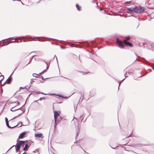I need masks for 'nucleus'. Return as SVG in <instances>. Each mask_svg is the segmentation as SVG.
I'll list each match as a JSON object with an SVG mask.
<instances>
[{
	"instance_id": "16",
	"label": "nucleus",
	"mask_w": 154,
	"mask_h": 154,
	"mask_svg": "<svg viewBox=\"0 0 154 154\" xmlns=\"http://www.w3.org/2000/svg\"><path fill=\"white\" fill-rule=\"evenodd\" d=\"M144 145L143 144H135L134 146V147H140V146H144Z\"/></svg>"
},
{
	"instance_id": "22",
	"label": "nucleus",
	"mask_w": 154,
	"mask_h": 154,
	"mask_svg": "<svg viewBox=\"0 0 154 154\" xmlns=\"http://www.w3.org/2000/svg\"><path fill=\"white\" fill-rule=\"evenodd\" d=\"M87 43V46H88V42H80L79 43L81 44H84V43Z\"/></svg>"
},
{
	"instance_id": "52",
	"label": "nucleus",
	"mask_w": 154,
	"mask_h": 154,
	"mask_svg": "<svg viewBox=\"0 0 154 154\" xmlns=\"http://www.w3.org/2000/svg\"><path fill=\"white\" fill-rule=\"evenodd\" d=\"M44 73H43V72H41V73H40V74H43Z\"/></svg>"
},
{
	"instance_id": "36",
	"label": "nucleus",
	"mask_w": 154,
	"mask_h": 154,
	"mask_svg": "<svg viewBox=\"0 0 154 154\" xmlns=\"http://www.w3.org/2000/svg\"><path fill=\"white\" fill-rule=\"evenodd\" d=\"M33 79H32L31 80V81L30 82L31 84H32L33 83V82H34V81H33Z\"/></svg>"
},
{
	"instance_id": "58",
	"label": "nucleus",
	"mask_w": 154,
	"mask_h": 154,
	"mask_svg": "<svg viewBox=\"0 0 154 154\" xmlns=\"http://www.w3.org/2000/svg\"><path fill=\"white\" fill-rule=\"evenodd\" d=\"M83 116V115H82V116H80V118H81L82 117V116Z\"/></svg>"
},
{
	"instance_id": "10",
	"label": "nucleus",
	"mask_w": 154,
	"mask_h": 154,
	"mask_svg": "<svg viewBox=\"0 0 154 154\" xmlns=\"http://www.w3.org/2000/svg\"><path fill=\"white\" fill-rule=\"evenodd\" d=\"M35 136L38 137H40L42 138L44 137L42 134H35Z\"/></svg>"
},
{
	"instance_id": "24",
	"label": "nucleus",
	"mask_w": 154,
	"mask_h": 154,
	"mask_svg": "<svg viewBox=\"0 0 154 154\" xmlns=\"http://www.w3.org/2000/svg\"><path fill=\"white\" fill-rule=\"evenodd\" d=\"M45 63H46V64H47V67H46V69H48V68H49V65H50V63H49V64H48V63H47L46 62H45Z\"/></svg>"
},
{
	"instance_id": "11",
	"label": "nucleus",
	"mask_w": 154,
	"mask_h": 154,
	"mask_svg": "<svg viewBox=\"0 0 154 154\" xmlns=\"http://www.w3.org/2000/svg\"><path fill=\"white\" fill-rule=\"evenodd\" d=\"M62 119V118L60 117L58 119L57 118V122H55V124L54 125V127L55 128L57 125V124Z\"/></svg>"
},
{
	"instance_id": "48",
	"label": "nucleus",
	"mask_w": 154,
	"mask_h": 154,
	"mask_svg": "<svg viewBox=\"0 0 154 154\" xmlns=\"http://www.w3.org/2000/svg\"><path fill=\"white\" fill-rule=\"evenodd\" d=\"M125 79V78L123 80H122L121 82H122L124 81V80Z\"/></svg>"
},
{
	"instance_id": "13",
	"label": "nucleus",
	"mask_w": 154,
	"mask_h": 154,
	"mask_svg": "<svg viewBox=\"0 0 154 154\" xmlns=\"http://www.w3.org/2000/svg\"><path fill=\"white\" fill-rule=\"evenodd\" d=\"M12 80V78L11 77V76H10L8 79L6 81V82H7V83L8 84H10Z\"/></svg>"
},
{
	"instance_id": "45",
	"label": "nucleus",
	"mask_w": 154,
	"mask_h": 154,
	"mask_svg": "<svg viewBox=\"0 0 154 154\" xmlns=\"http://www.w3.org/2000/svg\"><path fill=\"white\" fill-rule=\"evenodd\" d=\"M46 71V69L44 70L43 71V73H44Z\"/></svg>"
},
{
	"instance_id": "31",
	"label": "nucleus",
	"mask_w": 154,
	"mask_h": 154,
	"mask_svg": "<svg viewBox=\"0 0 154 154\" xmlns=\"http://www.w3.org/2000/svg\"><path fill=\"white\" fill-rule=\"evenodd\" d=\"M44 99H45V98L44 97H41V98H40L38 100H42Z\"/></svg>"
},
{
	"instance_id": "33",
	"label": "nucleus",
	"mask_w": 154,
	"mask_h": 154,
	"mask_svg": "<svg viewBox=\"0 0 154 154\" xmlns=\"http://www.w3.org/2000/svg\"><path fill=\"white\" fill-rule=\"evenodd\" d=\"M125 75V78H126L127 77H128V74L126 73L124 75Z\"/></svg>"
},
{
	"instance_id": "23",
	"label": "nucleus",
	"mask_w": 154,
	"mask_h": 154,
	"mask_svg": "<svg viewBox=\"0 0 154 154\" xmlns=\"http://www.w3.org/2000/svg\"><path fill=\"white\" fill-rule=\"evenodd\" d=\"M34 56H33L32 57L31 59V60H30V61H29V62L28 63H27V64L26 65V66L27 65H28V64H29V63L31 62V61H32V59L33 58H34Z\"/></svg>"
},
{
	"instance_id": "25",
	"label": "nucleus",
	"mask_w": 154,
	"mask_h": 154,
	"mask_svg": "<svg viewBox=\"0 0 154 154\" xmlns=\"http://www.w3.org/2000/svg\"><path fill=\"white\" fill-rule=\"evenodd\" d=\"M0 77L2 78V79L0 81V83L4 79V76L3 75H0Z\"/></svg>"
},
{
	"instance_id": "42",
	"label": "nucleus",
	"mask_w": 154,
	"mask_h": 154,
	"mask_svg": "<svg viewBox=\"0 0 154 154\" xmlns=\"http://www.w3.org/2000/svg\"><path fill=\"white\" fill-rule=\"evenodd\" d=\"M128 74H132V72H128Z\"/></svg>"
},
{
	"instance_id": "59",
	"label": "nucleus",
	"mask_w": 154,
	"mask_h": 154,
	"mask_svg": "<svg viewBox=\"0 0 154 154\" xmlns=\"http://www.w3.org/2000/svg\"><path fill=\"white\" fill-rule=\"evenodd\" d=\"M8 39V38H7V39H4V40H3V41H4L5 40H6L7 39Z\"/></svg>"
},
{
	"instance_id": "8",
	"label": "nucleus",
	"mask_w": 154,
	"mask_h": 154,
	"mask_svg": "<svg viewBox=\"0 0 154 154\" xmlns=\"http://www.w3.org/2000/svg\"><path fill=\"white\" fill-rule=\"evenodd\" d=\"M19 104V103L18 101H16L15 102L11 103V106L13 107H15Z\"/></svg>"
},
{
	"instance_id": "39",
	"label": "nucleus",
	"mask_w": 154,
	"mask_h": 154,
	"mask_svg": "<svg viewBox=\"0 0 154 154\" xmlns=\"http://www.w3.org/2000/svg\"><path fill=\"white\" fill-rule=\"evenodd\" d=\"M42 78V79H43V80H44V79H43V77L42 76H41L40 77H39V78Z\"/></svg>"
},
{
	"instance_id": "62",
	"label": "nucleus",
	"mask_w": 154,
	"mask_h": 154,
	"mask_svg": "<svg viewBox=\"0 0 154 154\" xmlns=\"http://www.w3.org/2000/svg\"><path fill=\"white\" fill-rule=\"evenodd\" d=\"M130 136V135H129V136H127V137H126V138L128 137H129Z\"/></svg>"
},
{
	"instance_id": "28",
	"label": "nucleus",
	"mask_w": 154,
	"mask_h": 154,
	"mask_svg": "<svg viewBox=\"0 0 154 154\" xmlns=\"http://www.w3.org/2000/svg\"><path fill=\"white\" fill-rule=\"evenodd\" d=\"M126 41L130 39V36H127L126 37Z\"/></svg>"
},
{
	"instance_id": "63",
	"label": "nucleus",
	"mask_w": 154,
	"mask_h": 154,
	"mask_svg": "<svg viewBox=\"0 0 154 154\" xmlns=\"http://www.w3.org/2000/svg\"><path fill=\"white\" fill-rule=\"evenodd\" d=\"M18 66L16 67V68L15 69H14V71L16 70V69L17 68V67Z\"/></svg>"
},
{
	"instance_id": "57",
	"label": "nucleus",
	"mask_w": 154,
	"mask_h": 154,
	"mask_svg": "<svg viewBox=\"0 0 154 154\" xmlns=\"http://www.w3.org/2000/svg\"><path fill=\"white\" fill-rule=\"evenodd\" d=\"M100 10H103V9L101 8H100Z\"/></svg>"
},
{
	"instance_id": "18",
	"label": "nucleus",
	"mask_w": 154,
	"mask_h": 154,
	"mask_svg": "<svg viewBox=\"0 0 154 154\" xmlns=\"http://www.w3.org/2000/svg\"><path fill=\"white\" fill-rule=\"evenodd\" d=\"M6 125L8 127V128H14L13 127H11L9 125L8 122H7V123H6Z\"/></svg>"
},
{
	"instance_id": "35",
	"label": "nucleus",
	"mask_w": 154,
	"mask_h": 154,
	"mask_svg": "<svg viewBox=\"0 0 154 154\" xmlns=\"http://www.w3.org/2000/svg\"><path fill=\"white\" fill-rule=\"evenodd\" d=\"M57 95L59 97H62V98H63V97H64V96H62L61 95Z\"/></svg>"
},
{
	"instance_id": "47",
	"label": "nucleus",
	"mask_w": 154,
	"mask_h": 154,
	"mask_svg": "<svg viewBox=\"0 0 154 154\" xmlns=\"http://www.w3.org/2000/svg\"><path fill=\"white\" fill-rule=\"evenodd\" d=\"M20 88H21V89H24V88H25V87H24V88H23V87H20Z\"/></svg>"
},
{
	"instance_id": "29",
	"label": "nucleus",
	"mask_w": 154,
	"mask_h": 154,
	"mask_svg": "<svg viewBox=\"0 0 154 154\" xmlns=\"http://www.w3.org/2000/svg\"><path fill=\"white\" fill-rule=\"evenodd\" d=\"M118 82L119 83V86L118 87V90H119V87L120 85H121V83L122 82H121L118 81Z\"/></svg>"
},
{
	"instance_id": "53",
	"label": "nucleus",
	"mask_w": 154,
	"mask_h": 154,
	"mask_svg": "<svg viewBox=\"0 0 154 154\" xmlns=\"http://www.w3.org/2000/svg\"><path fill=\"white\" fill-rule=\"evenodd\" d=\"M34 76L36 78H38V76H35V75H34Z\"/></svg>"
},
{
	"instance_id": "54",
	"label": "nucleus",
	"mask_w": 154,
	"mask_h": 154,
	"mask_svg": "<svg viewBox=\"0 0 154 154\" xmlns=\"http://www.w3.org/2000/svg\"><path fill=\"white\" fill-rule=\"evenodd\" d=\"M152 67V69L154 70V67H153L152 66H151Z\"/></svg>"
},
{
	"instance_id": "55",
	"label": "nucleus",
	"mask_w": 154,
	"mask_h": 154,
	"mask_svg": "<svg viewBox=\"0 0 154 154\" xmlns=\"http://www.w3.org/2000/svg\"><path fill=\"white\" fill-rule=\"evenodd\" d=\"M10 38V39H11L12 40H13V39H14L13 38Z\"/></svg>"
},
{
	"instance_id": "40",
	"label": "nucleus",
	"mask_w": 154,
	"mask_h": 154,
	"mask_svg": "<svg viewBox=\"0 0 154 154\" xmlns=\"http://www.w3.org/2000/svg\"><path fill=\"white\" fill-rule=\"evenodd\" d=\"M55 57H56V59H57V62H58L57 59V57H56V55H55V56H54V58H55Z\"/></svg>"
},
{
	"instance_id": "38",
	"label": "nucleus",
	"mask_w": 154,
	"mask_h": 154,
	"mask_svg": "<svg viewBox=\"0 0 154 154\" xmlns=\"http://www.w3.org/2000/svg\"><path fill=\"white\" fill-rule=\"evenodd\" d=\"M26 120L28 121V125H29V120H28V119H26Z\"/></svg>"
},
{
	"instance_id": "15",
	"label": "nucleus",
	"mask_w": 154,
	"mask_h": 154,
	"mask_svg": "<svg viewBox=\"0 0 154 154\" xmlns=\"http://www.w3.org/2000/svg\"><path fill=\"white\" fill-rule=\"evenodd\" d=\"M95 94V93L93 91H91L89 92V96L90 97L94 96Z\"/></svg>"
},
{
	"instance_id": "12",
	"label": "nucleus",
	"mask_w": 154,
	"mask_h": 154,
	"mask_svg": "<svg viewBox=\"0 0 154 154\" xmlns=\"http://www.w3.org/2000/svg\"><path fill=\"white\" fill-rule=\"evenodd\" d=\"M22 107V106L20 108H15V107H12L11 108V110L12 111L14 112L16 110L20 109Z\"/></svg>"
},
{
	"instance_id": "1",
	"label": "nucleus",
	"mask_w": 154,
	"mask_h": 154,
	"mask_svg": "<svg viewBox=\"0 0 154 154\" xmlns=\"http://www.w3.org/2000/svg\"><path fill=\"white\" fill-rule=\"evenodd\" d=\"M27 142V140H19L16 143V145H14L12 146L9 149L8 151L12 147L14 146L16 149V152H17L20 150V146H22L23 147L24 145H25V146L23 149V150L25 151H27L28 150L29 148V147L31 144V143L30 142Z\"/></svg>"
},
{
	"instance_id": "9",
	"label": "nucleus",
	"mask_w": 154,
	"mask_h": 154,
	"mask_svg": "<svg viewBox=\"0 0 154 154\" xmlns=\"http://www.w3.org/2000/svg\"><path fill=\"white\" fill-rule=\"evenodd\" d=\"M43 94L44 95H47V94H45L42 92H39V91H34L32 93V94H35V95H37V94Z\"/></svg>"
},
{
	"instance_id": "6",
	"label": "nucleus",
	"mask_w": 154,
	"mask_h": 154,
	"mask_svg": "<svg viewBox=\"0 0 154 154\" xmlns=\"http://www.w3.org/2000/svg\"><path fill=\"white\" fill-rule=\"evenodd\" d=\"M27 133V132L26 131L23 133H20L19 136V139H22L25 136L26 134Z\"/></svg>"
},
{
	"instance_id": "49",
	"label": "nucleus",
	"mask_w": 154,
	"mask_h": 154,
	"mask_svg": "<svg viewBox=\"0 0 154 154\" xmlns=\"http://www.w3.org/2000/svg\"><path fill=\"white\" fill-rule=\"evenodd\" d=\"M63 98H65V99H66V98H67V97H63Z\"/></svg>"
},
{
	"instance_id": "51",
	"label": "nucleus",
	"mask_w": 154,
	"mask_h": 154,
	"mask_svg": "<svg viewBox=\"0 0 154 154\" xmlns=\"http://www.w3.org/2000/svg\"><path fill=\"white\" fill-rule=\"evenodd\" d=\"M86 120V119H85V121H82V120H83V119H82L81 120V121H82V122H85V121Z\"/></svg>"
},
{
	"instance_id": "32",
	"label": "nucleus",
	"mask_w": 154,
	"mask_h": 154,
	"mask_svg": "<svg viewBox=\"0 0 154 154\" xmlns=\"http://www.w3.org/2000/svg\"><path fill=\"white\" fill-rule=\"evenodd\" d=\"M9 44V43H8V44H5V43H4L2 45V46H5L7 45L8 44Z\"/></svg>"
},
{
	"instance_id": "2",
	"label": "nucleus",
	"mask_w": 154,
	"mask_h": 154,
	"mask_svg": "<svg viewBox=\"0 0 154 154\" xmlns=\"http://www.w3.org/2000/svg\"><path fill=\"white\" fill-rule=\"evenodd\" d=\"M144 10V8L141 6H136L134 7V12L137 13H140L143 12Z\"/></svg>"
},
{
	"instance_id": "60",
	"label": "nucleus",
	"mask_w": 154,
	"mask_h": 154,
	"mask_svg": "<svg viewBox=\"0 0 154 154\" xmlns=\"http://www.w3.org/2000/svg\"><path fill=\"white\" fill-rule=\"evenodd\" d=\"M26 154V153L25 152H24V153H23V154Z\"/></svg>"
},
{
	"instance_id": "5",
	"label": "nucleus",
	"mask_w": 154,
	"mask_h": 154,
	"mask_svg": "<svg viewBox=\"0 0 154 154\" xmlns=\"http://www.w3.org/2000/svg\"><path fill=\"white\" fill-rule=\"evenodd\" d=\"M54 120L55 122H57V118H58V117H59L60 115V112L57 111H54Z\"/></svg>"
},
{
	"instance_id": "30",
	"label": "nucleus",
	"mask_w": 154,
	"mask_h": 154,
	"mask_svg": "<svg viewBox=\"0 0 154 154\" xmlns=\"http://www.w3.org/2000/svg\"><path fill=\"white\" fill-rule=\"evenodd\" d=\"M5 122H6V123H7V122H8V119L7 118H5Z\"/></svg>"
},
{
	"instance_id": "61",
	"label": "nucleus",
	"mask_w": 154,
	"mask_h": 154,
	"mask_svg": "<svg viewBox=\"0 0 154 154\" xmlns=\"http://www.w3.org/2000/svg\"><path fill=\"white\" fill-rule=\"evenodd\" d=\"M22 38H23V39H24V37H22Z\"/></svg>"
},
{
	"instance_id": "27",
	"label": "nucleus",
	"mask_w": 154,
	"mask_h": 154,
	"mask_svg": "<svg viewBox=\"0 0 154 154\" xmlns=\"http://www.w3.org/2000/svg\"><path fill=\"white\" fill-rule=\"evenodd\" d=\"M46 38L43 37H34L33 38L34 39L36 38Z\"/></svg>"
},
{
	"instance_id": "7",
	"label": "nucleus",
	"mask_w": 154,
	"mask_h": 154,
	"mask_svg": "<svg viewBox=\"0 0 154 154\" xmlns=\"http://www.w3.org/2000/svg\"><path fill=\"white\" fill-rule=\"evenodd\" d=\"M124 44L126 45L129 46H130V47H133V45L130 42H127L126 41V40H124Z\"/></svg>"
},
{
	"instance_id": "46",
	"label": "nucleus",
	"mask_w": 154,
	"mask_h": 154,
	"mask_svg": "<svg viewBox=\"0 0 154 154\" xmlns=\"http://www.w3.org/2000/svg\"><path fill=\"white\" fill-rule=\"evenodd\" d=\"M46 71V69L44 70L43 71V73H44Z\"/></svg>"
},
{
	"instance_id": "14",
	"label": "nucleus",
	"mask_w": 154,
	"mask_h": 154,
	"mask_svg": "<svg viewBox=\"0 0 154 154\" xmlns=\"http://www.w3.org/2000/svg\"><path fill=\"white\" fill-rule=\"evenodd\" d=\"M134 7L133 8H128L127 9V12H128L130 11H133L134 12Z\"/></svg>"
},
{
	"instance_id": "64",
	"label": "nucleus",
	"mask_w": 154,
	"mask_h": 154,
	"mask_svg": "<svg viewBox=\"0 0 154 154\" xmlns=\"http://www.w3.org/2000/svg\"><path fill=\"white\" fill-rule=\"evenodd\" d=\"M78 134H78V132H77V135H77H77H78Z\"/></svg>"
},
{
	"instance_id": "50",
	"label": "nucleus",
	"mask_w": 154,
	"mask_h": 154,
	"mask_svg": "<svg viewBox=\"0 0 154 154\" xmlns=\"http://www.w3.org/2000/svg\"><path fill=\"white\" fill-rule=\"evenodd\" d=\"M37 75V74H35V73H34V74H33V76H34V75Z\"/></svg>"
},
{
	"instance_id": "17",
	"label": "nucleus",
	"mask_w": 154,
	"mask_h": 154,
	"mask_svg": "<svg viewBox=\"0 0 154 154\" xmlns=\"http://www.w3.org/2000/svg\"><path fill=\"white\" fill-rule=\"evenodd\" d=\"M23 112H22L20 114H19L17 116L14 117L12 119H15L16 118L19 117L23 113Z\"/></svg>"
},
{
	"instance_id": "44",
	"label": "nucleus",
	"mask_w": 154,
	"mask_h": 154,
	"mask_svg": "<svg viewBox=\"0 0 154 154\" xmlns=\"http://www.w3.org/2000/svg\"><path fill=\"white\" fill-rule=\"evenodd\" d=\"M37 101H38V100H35L34 101V102H37L38 103H39L38 102H37Z\"/></svg>"
},
{
	"instance_id": "20",
	"label": "nucleus",
	"mask_w": 154,
	"mask_h": 154,
	"mask_svg": "<svg viewBox=\"0 0 154 154\" xmlns=\"http://www.w3.org/2000/svg\"><path fill=\"white\" fill-rule=\"evenodd\" d=\"M131 2H132L131 1L126 2L124 3V4H125V5L129 4H131Z\"/></svg>"
},
{
	"instance_id": "3",
	"label": "nucleus",
	"mask_w": 154,
	"mask_h": 154,
	"mask_svg": "<svg viewBox=\"0 0 154 154\" xmlns=\"http://www.w3.org/2000/svg\"><path fill=\"white\" fill-rule=\"evenodd\" d=\"M143 45L144 48L146 47H147L146 45H147V47L149 49L154 51V44H147V43H145V44L143 43Z\"/></svg>"
},
{
	"instance_id": "43",
	"label": "nucleus",
	"mask_w": 154,
	"mask_h": 154,
	"mask_svg": "<svg viewBox=\"0 0 154 154\" xmlns=\"http://www.w3.org/2000/svg\"><path fill=\"white\" fill-rule=\"evenodd\" d=\"M38 151V149H35V151H33V152H36V151Z\"/></svg>"
},
{
	"instance_id": "21",
	"label": "nucleus",
	"mask_w": 154,
	"mask_h": 154,
	"mask_svg": "<svg viewBox=\"0 0 154 154\" xmlns=\"http://www.w3.org/2000/svg\"><path fill=\"white\" fill-rule=\"evenodd\" d=\"M21 124H22V123H21V125H20V123H19L17 125H16L14 126L13 127H14V128H15V127H18V126H19V127H20L22 126Z\"/></svg>"
},
{
	"instance_id": "56",
	"label": "nucleus",
	"mask_w": 154,
	"mask_h": 154,
	"mask_svg": "<svg viewBox=\"0 0 154 154\" xmlns=\"http://www.w3.org/2000/svg\"><path fill=\"white\" fill-rule=\"evenodd\" d=\"M38 41H43V42L45 41L44 40H39Z\"/></svg>"
},
{
	"instance_id": "41",
	"label": "nucleus",
	"mask_w": 154,
	"mask_h": 154,
	"mask_svg": "<svg viewBox=\"0 0 154 154\" xmlns=\"http://www.w3.org/2000/svg\"><path fill=\"white\" fill-rule=\"evenodd\" d=\"M8 43H9V44L10 43V42H8L7 41V42H5V44H8Z\"/></svg>"
},
{
	"instance_id": "26",
	"label": "nucleus",
	"mask_w": 154,
	"mask_h": 154,
	"mask_svg": "<svg viewBox=\"0 0 154 154\" xmlns=\"http://www.w3.org/2000/svg\"><path fill=\"white\" fill-rule=\"evenodd\" d=\"M30 87H31L30 85L26 86L25 87V88L28 89Z\"/></svg>"
},
{
	"instance_id": "34",
	"label": "nucleus",
	"mask_w": 154,
	"mask_h": 154,
	"mask_svg": "<svg viewBox=\"0 0 154 154\" xmlns=\"http://www.w3.org/2000/svg\"><path fill=\"white\" fill-rule=\"evenodd\" d=\"M14 39L15 40L14 41H13L10 42V43H11V42L14 43V42H17L16 41H15L16 39L14 38Z\"/></svg>"
},
{
	"instance_id": "19",
	"label": "nucleus",
	"mask_w": 154,
	"mask_h": 154,
	"mask_svg": "<svg viewBox=\"0 0 154 154\" xmlns=\"http://www.w3.org/2000/svg\"><path fill=\"white\" fill-rule=\"evenodd\" d=\"M76 6L77 9L78 11H80V10H81L80 7L78 5H76Z\"/></svg>"
},
{
	"instance_id": "37",
	"label": "nucleus",
	"mask_w": 154,
	"mask_h": 154,
	"mask_svg": "<svg viewBox=\"0 0 154 154\" xmlns=\"http://www.w3.org/2000/svg\"><path fill=\"white\" fill-rule=\"evenodd\" d=\"M70 46L71 47H76V48H78V47H77L76 46H74L73 45H70Z\"/></svg>"
},
{
	"instance_id": "4",
	"label": "nucleus",
	"mask_w": 154,
	"mask_h": 154,
	"mask_svg": "<svg viewBox=\"0 0 154 154\" xmlns=\"http://www.w3.org/2000/svg\"><path fill=\"white\" fill-rule=\"evenodd\" d=\"M116 42L118 45V47L121 48H123L124 47V46L122 42L120 40L119 38H117L116 39Z\"/></svg>"
}]
</instances>
